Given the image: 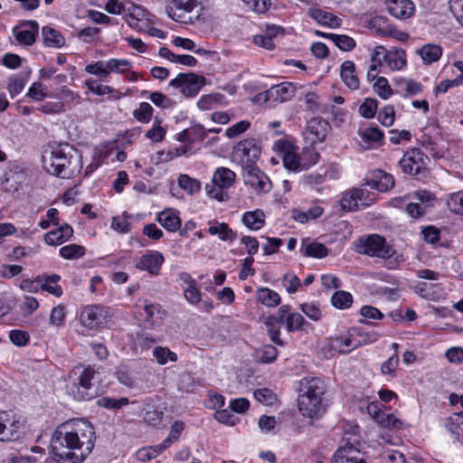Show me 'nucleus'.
<instances>
[{
	"label": "nucleus",
	"instance_id": "nucleus-10",
	"mask_svg": "<svg viewBox=\"0 0 463 463\" xmlns=\"http://www.w3.org/2000/svg\"><path fill=\"white\" fill-rule=\"evenodd\" d=\"M124 18L129 27L137 32H146L148 28L149 13L132 1L126 2Z\"/></svg>",
	"mask_w": 463,
	"mask_h": 463
},
{
	"label": "nucleus",
	"instance_id": "nucleus-8",
	"mask_svg": "<svg viewBox=\"0 0 463 463\" xmlns=\"http://www.w3.org/2000/svg\"><path fill=\"white\" fill-rule=\"evenodd\" d=\"M205 84V78L194 72L178 73L177 76L171 80L169 86L180 90V92L185 98L195 97Z\"/></svg>",
	"mask_w": 463,
	"mask_h": 463
},
{
	"label": "nucleus",
	"instance_id": "nucleus-30",
	"mask_svg": "<svg viewBox=\"0 0 463 463\" xmlns=\"http://www.w3.org/2000/svg\"><path fill=\"white\" fill-rule=\"evenodd\" d=\"M266 216L262 210L248 211L242 214L241 222L250 231H260L266 223Z\"/></svg>",
	"mask_w": 463,
	"mask_h": 463
},
{
	"label": "nucleus",
	"instance_id": "nucleus-4",
	"mask_svg": "<svg viewBox=\"0 0 463 463\" xmlns=\"http://www.w3.org/2000/svg\"><path fill=\"white\" fill-rule=\"evenodd\" d=\"M297 405H322L326 384L319 377H304L298 383Z\"/></svg>",
	"mask_w": 463,
	"mask_h": 463
},
{
	"label": "nucleus",
	"instance_id": "nucleus-5",
	"mask_svg": "<svg viewBox=\"0 0 463 463\" xmlns=\"http://www.w3.org/2000/svg\"><path fill=\"white\" fill-rule=\"evenodd\" d=\"M113 317L112 308L100 304L87 305L80 310V323L89 329H98L106 326Z\"/></svg>",
	"mask_w": 463,
	"mask_h": 463
},
{
	"label": "nucleus",
	"instance_id": "nucleus-61",
	"mask_svg": "<svg viewBox=\"0 0 463 463\" xmlns=\"http://www.w3.org/2000/svg\"><path fill=\"white\" fill-rule=\"evenodd\" d=\"M85 71L98 76L101 80H107L109 77L108 71V61L104 62L102 61H95L93 63L88 64L85 67Z\"/></svg>",
	"mask_w": 463,
	"mask_h": 463
},
{
	"label": "nucleus",
	"instance_id": "nucleus-46",
	"mask_svg": "<svg viewBox=\"0 0 463 463\" xmlns=\"http://www.w3.org/2000/svg\"><path fill=\"white\" fill-rule=\"evenodd\" d=\"M59 253L64 260H78L85 255L86 249L81 245L71 243L61 247Z\"/></svg>",
	"mask_w": 463,
	"mask_h": 463
},
{
	"label": "nucleus",
	"instance_id": "nucleus-6",
	"mask_svg": "<svg viewBox=\"0 0 463 463\" xmlns=\"http://www.w3.org/2000/svg\"><path fill=\"white\" fill-rule=\"evenodd\" d=\"M261 142L254 137H247L238 142L232 148V156L240 161L242 167L257 163L261 154Z\"/></svg>",
	"mask_w": 463,
	"mask_h": 463
},
{
	"label": "nucleus",
	"instance_id": "nucleus-52",
	"mask_svg": "<svg viewBox=\"0 0 463 463\" xmlns=\"http://www.w3.org/2000/svg\"><path fill=\"white\" fill-rule=\"evenodd\" d=\"M153 355L156 359V362L163 365L168 361L176 362L177 354L172 352L168 347L156 346L153 350Z\"/></svg>",
	"mask_w": 463,
	"mask_h": 463
},
{
	"label": "nucleus",
	"instance_id": "nucleus-38",
	"mask_svg": "<svg viewBox=\"0 0 463 463\" xmlns=\"http://www.w3.org/2000/svg\"><path fill=\"white\" fill-rule=\"evenodd\" d=\"M217 225H211L208 228V232L211 235H218L219 239L222 241H232L237 238V232L230 228L226 222H217Z\"/></svg>",
	"mask_w": 463,
	"mask_h": 463
},
{
	"label": "nucleus",
	"instance_id": "nucleus-37",
	"mask_svg": "<svg viewBox=\"0 0 463 463\" xmlns=\"http://www.w3.org/2000/svg\"><path fill=\"white\" fill-rule=\"evenodd\" d=\"M143 420L149 426L155 428H164L168 422V418L165 416L162 411H159L155 407H151V410H148L145 412Z\"/></svg>",
	"mask_w": 463,
	"mask_h": 463
},
{
	"label": "nucleus",
	"instance_id": "nucleus-12",
	"mask_svg": "<svg viewBox=\"0 0 463 463\" xmlns=\"http://www.w3.org/2000/svg\"><path fill=\"white\" fill-rule=\"evenodd\" d=\"M331 126L329 122L320 117H315L309 119L303 133L305 140L310 145L324 142Z\"/></svg>",
	"mask_w": 463,
	"mask_h": 463
},
{
	"label": "nucleus",
	"instance_id": "nucleus-7",
	"mask_svg": "<svg viewBox=\"0 0 463 463\" xmlns=\"http://www.w3.org/2000/svg\"><path fill=\"white\" fill-rule=\"evenodd\" d=\"M360 253L383 259L393 256L395 250L390 246L384 237L379 234L368 235L365 239H360L358 244Z\"/></svg>",
	"mask_w": 463,
	"mask_h": 463
},
{
	"label": "nucleus",
	"instance_id": "nucleus-19",
	"mask_svg": "<svg viewBox=\"0 0 463 463\" xmlns=\"http://www.w3.org/2000/svg\"><path fill=\"white\" fill-rule=\"evenodd\" d=\"M357 134L364 142V146L365 149L379 147L383 144V131L377 126L369 125L360 127L358 128Z\"/></svg>",
	"mask_w": 463,
	"mask_h": 463
},
{
	"label": "nucleus",
	"instance_id": "nucleus-56",
	"mask_svg": "<svg viewBox=\"0 0 463 463\" xmlns=\"http://www.w3.org/2000/svg\"><path fill=\"white\" fill-rule=\"evenodd\" d=\"M377 109V99L366 98L359 107V114L364 118H373L376 114Z\"/></svg>",
	"mask_w": 463,
	"mask_h": 463
},
{
	"label": "nucleus",
	"instance_id": "nucleus-28",
	"mask_svg": "<svg viewBox=\"0 0 463 463\" xmlns=\"http://www.w3.org/2000/svg\"><path fill=\"white\" fill-rule=\"evenodd\" d=\"M340 77L348 89L353 90L359 89L360 81L355 72L354 61H345L341 64Z\"/></svg>",
	"mask_w": 463,
	"mask_h": 463
},
{
	"label": "nucleus",
	"instance_id": "nucleus-55",
	"mask_svg": "<svg viewBox=\"0 0 463 463\" xmlns=\"http://www.w3.org/2000/svg\"><path fill=\"white\" fill-rule=\"evenodd\" d=\"M184 426L185 424L184 421L175 420L170 428V432L167 438L163 440V447L169 448L171 444L177 441L184 430Z\"/></svg>",
	"mask_w": 463,
	"mask_h": 463
},
{
	"label": "nucleus",
	"instance_id": "nucleus-23",
	"mask_svg": "<svg viewBox=\"0 0 463 463\" xmlns=\"http://www.w3.org/2000/svg\"><path fill=\"white\" fill-rule=\"evenodd\" d=\"M367 412L373 420L383 428L399 430L402 427V421L392 413H386L380 407H365Z\"/></svg>",
	"mask_w": 463,
	"mask_h": 463
},
{
	"label": "nucleus",
	"instance_id": "nucleus-34",
	"mask_svg": "<svg viewBox=\"0 0 463 463\" xmlns=\"http://www.w3.org/2000/svg\"><path fill=\"white\" fill-rule=\"evenodd\" d=\"M442 48L434 43L424 44L421 48L416 50V53L420 56L424 64L438 61L442 56Z\"/></svg>",
	"mask_w": 463,
	"mask_h": 463
},
{
	"label": "nucleus",
	"instance_id": "nucleus-3",
	"mask_svg": "<svg viewBox=\"0 0 463 463\" xmlns=\"http://www.w3.org/2000/svg\"><path fill=\"white\" fill-rule=\"evenodd\" d=\"M429 156L419 147L407 149L399 161V166L403 174L418 180L426 178L430 173L428 165Z\"/></svg>",
	"mask_w": 463,
	"mask_h": 463
},
{
	"label": "nucleus",
	"instance_id": "nucleus-31",
	"mask_svg": "<svg viewBox=\"0 0 463 463\" xmlns=\"http://www.w3.org/2000/svg\"><path fill=\"white\" fill-rule=\"evenodd\" d=\"M264 324L270 341L276 345L284 346L285 342L280 338V328L284 325L281 318L271 315L265 318Z\"/></svg>",
	"mask_w": 463,
	"mask_h": 463
},
{
	"label": "nucleus",
	"instance_id": "nucleus-11",
	"mask_svg": "<svg viewBox=\"0 0 463 463\" xmlns=\"http://www.w3.org/2000/svg\"><path fill=\"white\" fill-rule=\"evenodd\" d=\"M324 349L330 354L331 357L335 354H347L355 350L354 338H353L350 329L344 334L328 337Z\"/></svg>",
	"mask_w": 463,
	"mask_h": 463
},
{
	"label": "nucleus",
	"instance_id": "nucleus-45",
	"mask_svg": "<svg viewBox=\"0 0 463 463\" xmlns=\"http://www.w3.org/2000/svg\"><path fill=\"white\" fill-rule=\"evenodd\" d=\"M446 427L448 430L456 435L457 439L463 437V411L453 413L447 419Z\"/></svg>",
	"mask_w": 463,
	"mask_h": 463
},
{
	"label": "nucleus",
	"instance_id": "nucleus-9",
	"mask_svg": "<svg viewBox=\"0 0 463 463\" xmlns=\"http://www.w3.org/2000/svg\"><path fill=\"white\" fill-rule=\"evenodd\" d=\"M95 374V370L90 365L82 370L78 377V383L71 387V392L74 400L89 402L96 397V388L92 384Z\"/></svg>",
	"mask_w": 463,
	"mask_h": 463
},
{
	"label": "nucleus",
	"instance_id": "nucleus-20",
	"mask_svg": "<svg viewBox=\"0 0 463 463\" xmlns=\"http://www.w3.org/2000/svg\"><path fill=\"white\" fill-rule=\"evenodd\" d=\"M296 88L293 83L284 81L279 84L273 85L265 92L266 101H274L282 103L289 100L295 96Z\"/></svg>",
	"mask_w": 463,
	"mask_h": 463
},
{
	"label": "nucleus",
	"instance_id": "nucleus-33",
	"mask_svg": "<svg viewBox=\"0 0 463 463\" xmlns=\"http://www.w3.org/2000/svg\"><path fill=\"white\" fill-rule=\"evenodd\" d=\"M43 44L46 47L61 48L65 45L66 40L61 33L51 26L42 28Z\"/></svg>",
	"mask_w": 463,
	"mask_h": 463
},
{
	"label": "nucleus",
	"instance_id": "nucleus-18",
	"mask_svg": "<svg viewBox=\"0 0 463 463\" xmlns=\"http://www.w3.org/2000/svg\"><path fill=\"white\" fill-rule=\"evenodd\" d=\"M20 420L13 411H3L0 412V440L11 441L18 438Z\"/></svg>",
	"mask_w": 463,
	"mask_h": 463
},
{
	"label": "nucleus",
	"instance_id": "nucleus-49",
	"mask_svg": "<svg viewBox=\"0 0 463 463\" xmlns=\"http://www.w3.org/2000/svg\"><path fill=\"white\" fill-rule=\"evenodd\" d=\"M166 449L163 447V442L156 446L141 448L136 453L137 458L140 461H147L156 458Z\"/></svg>",
	"mask_w": 463,
	"mask_h": 463
},
{
	"label": "nucleus",
	"instance_id": "nucleus-17",
	"mask_svg": "<svg viewBox=\"0 0 463 463\" xmlns=\"http://www.w3.org/2000/svg\"><path fill=\"white\" fill-rule=\"evenodd\" d=\"M16 41L23 45L31 46L39 33V24L34 20L21 21L17 26L13 29Z\"/></svg>",
	"mask_w": 463,
	"mask_h": 463
},
{
	"label": "nucleus",
	"instance_id": "nucleus-27",
	"mask_svg": "<svg viewBox=\"0 0 463 463\" xmlns=\"http://www.w3.org/2000/svg\"><path fill=\"white\" fill-rule=\"evenodd\" d=\"M299 251L303 257L322 259L328 255L327 247L317 241H311L308 238H305L301 241Z\"/></svg>",
	"mask_w": 463,
	"mask_h": 463
},
{
	"label": "nucleus",
	"instance_id": "nucleus-1",
	"mask_svg": "<svg viewBox=\"0 0 463 463\" xmlns=\"http://www.w3.org/2000/svg\"><path fill=\"white\" fill-rule=\"evenodd\" d=\"M96 441L93 426L85 419L61 424L51 440L52 458L57 463H81Z\"/></svg>",
	"mask_w": 463,
	"mask_h": 463
},
{
	"label": "nucleus",
	"instance_id": "nucleus-42",
	"mask_svg": "<svg viewBox=\"0 0 463 463\" xmlns=\"http://www.w3.org/2000/svg\"><path fill=\"white\" fill-rule=\"evenodd\" d=\"M60 280L61 276L58 274L45 275L43 277V283L40 285V288L41 290L47 291L59 298L63 293L61 287L57 284Z\"/></svg>",
	"mask_w": 463,
	"mask_h": 463
},
{
	"label": "nucleus",
	"instance_id": "nucleus-44",
	"mask_svg": "<svg viewBox=\"0 0 463 463\" xmlns=\"http://www.w3.org/2000/svg\"><path fill=\"white\" fill-rule=\"evenodd\" d=\"M279 351L273 345H264L256 351V361L260 364H271L278 358Z\"/></svg>",
	"mask_w": 463,
	"mask_h": 463
},
{
	"label": "nucleus",
	"instance_id": "nucleus-43",
	"mask_svg": "<svg viewBox=\"0 0 463 463\" xmlns=\"http://www.w3.org/2000/svg\"><path fill=\"white\" fill-rule=\"evenodd\" d=\"M360 314L363 318L359 319L358 323L364 326H376V323L371 322L368 319L382 320L384 317L380 309L369 305L363 306L360 309Z\"/></svg>",
	"mask_w": 463,
	"mask_h": 463
},
{
	"label": "nucleus",
	"instance_id": "nucleus-58",
	"mask_svg": "<svg viewBox=\"0 0 463 463\" xmlns=\"http://www.w3.org/2000/svg\"><path fill=\"white\" fill-rule=\"evenodd\" d=\"M283 165L287 169L295 172L305 169L302 165V160H300V154L298 155L293 152H286L283 156Z\"/></svg>",
	"mask_w": 463,
	"mask_h": 463
},
{
	"label": "nucleus",
	"instance_id": "nucleus-16",
	"mask_svg": "<svg viewBox=\"0 0 463 463\" xmlns=\"http://www.w3.org/2000/svg\"><path fill=\"white\" fill-rule=\"evenodd\" d=\"M326 413V407H296L290 411V423L301 426L311 425L315 420L320 419Z\"/></svg>",
	"mask_w": 463,
	"mask_h": 463
},
{
	"label": "nucleus",
	"instance_id": "nucleus-41",
	"mask_svg": "<svg viewBox=\"0 0 463 463\" xmlns=\"http://www.w3.org/2000/svg\"><path fill=\"white\" fill-rule=\"evenodd\" d=\"M257 299L264 306L275 307L280 304V296L269 288H260L257 290Z\"/></svg>",
	"mask_w": 463,
	"mask_h": 463
},
{
	"label": "nucleus",
	"instance_id": "nucleus-26",
	"mask_svg": "<svg viewBox=\"0 0 463 463\" xmlns=\"http://www.w3.org/2000/svg\"><path fill=\"white\" fill-rule=\"evenodd\" d=\"M349 329L353 338H354L356 349L363 345L373 344L381 337V334L374 330H369L364 326H353Z\"/></svg>",
	"mask_w": 463,
	"mask_h": 463
},
{
	"label": "nucleus",
	"instance_id": "nucleus-15",
	"mask_svg": "<svg viewBox=\"0 0 463 463\" xmlns=\"http://www.w3.org/2000/svg\"><path fill=\"white\" fill-rule=\"evenodd\" d=\"M165 262V257L158 250H147L136 262L137 269L146 271L151 276H158Z\"/></svg>",
	"mask_w": 463,
	"mask_h": 463
},
{
	"label": "nucleus",
	"instance_id": "nucleus-60",
	"mask_svg": "<svg viewBox=\"0 0 463 463\" xmlns=\"http://www.w3.org/2000/svg\"><path fill=\"white\" fill-rule=\"evenodd\" d=\"M132 67V63L125 59H110L108 61V71L109 75L111 72H116L118 74H123L127 71L130 70Z\"/></svg>",
	"mask_w": 463,
	"mask_h": 463
},
{
	"label": "nucleus",
	"instance_id": "nucleus-47",
	"mask_svg": "<svg viewBox=\"0 0 463 463\" xmlns=\"http://www.w3.org/2000/svg\"><path fill=\"white\" fill-rule=\"evenodd\" d=\"M144 311L146 321L150 325H155L157 320H161L163 318L164 311H162L159 304L149 303L147 300H145Z\"/></svg>",
	"mask_w": 463,
	"mask_h": 463
},
{
	"label": "nucleus",
	"instance_id": "nucleus-53",
	"mask_svg": "<svg viewBox=\"0 0 463 463\" xmlns=\"http://www.w3.org/2000/svg\"><path fill=\"white\" fill-rule=\"evenodd\" d=\"M330 41H332L337 48L344 52H351L356 46L354 39L345 34L330 35Z\"/></svg>",
	"mask_w": 463,
	"mask_h": 463
},
{
	"label": "nucleus",
	"instance_id": "nucleus-36",
	"mask_svg": "<svg viewBox=\"0 0 463 463\" xmlns=\"http://www.w3.org/2000/svg\"><path fill=\"white\" fill-rule=\"evenodd\" d=\"M414 199L419 201L420 203H423L425 209L429 206H432V203L436 200L435 195L427 190H420L416 191L411 194L404 195L403 197H396L393 199V203L395 206H399V203L408 200V199Z\"/></svg>",
	"mask_w": 463,
	"mask_h": 463
},
{
	"label": "nucleus",
	"instance_id": "nucleus-64",
	"mask_svg": "<svg viewBox=\"0 0 463 463\" xmlns=\"http://www.w3.org/2000/svg\"><path fill=\"white\" fill-rule=\"evenodd\" d=\"M447 204L452 213L463 215V190L451 194Z\"/></svg>",
	"mask_w": 463,
	"mask_h": 463
},
{
	"label": "nucleus",
	"instance_id": "nucleus-14",
	"mask_svg": "<svg viewBox=\"0 0 463 463\" xmlns=\"http://www.w3.org/2000/svg\"><path fill=\"white\" fill-rule=\"evenodd\" d=\"M201 5L202 0H167L165 10L171 19L184 23V14Z\"/></svg>",
	"mask_w": 463,
	"mask_h": 463
},
{
	"label": "nucleus",
	"instance_id": "nucleus-24",
	"mask_svg": "<svg viewBox=\"0 0 463 463\" xmlns=\"http://www.w3.org/2000/svg\"><path fill=\"white\" fill-rule=\"evenodd\" d=\"M387 10L392 16L405 20L414 14L415 5L411 0H390Z\"/></svg>",
	"mask_w": 463,
	"mask_h": 463
},
{
	"label": "nucleus",
	"instance_id": "nucleus-21",
	"mask_svg": "<svg viewBox=\"0 0 463 463\" xmlns=\"http://www.w3.org/2000/svg\"><path fill=\"white\" fill-rule=\"evenodd\" d=\"M365 185L379 192H387L394 186V178L381 169L374 170L371 177L365 179Z\"/></svg>",
	"mask_w": 463,
	"mask_h": 463
},
{
	"label": "nucleus",
	"instance_id": "nucleus-48",
	"mask_svg": "<svg viewBox=\"0 0 463 463\" xmlns=\"http://www.w3.org/2000/svg\"><path fill=\"white\" fill-rule=\"evenodd\" d=\"M353 296L345 290L335 291L331 298V304L338 309H346L352 306Z\"/></svg>",
	"mask_w": 463,
	"mask_h": 463
},
{
	"label": "nucleus",
	"instance_id": "nucleus-35",
	"mask_svg": "<svg viewBox=\"0 0 463 463\" xmlns=\"http://www.w3.org/2000/svg\"><path fill=\"white\" fill-rule=\"evenodd\" d=\"M236 175L227 167H218L213 176V183L223 190L230 188L234 181Z\"/></svg>",
	"mask_w": 463,
	"mask_h": 463
},
{
	"label": "nucleus",
	"instance_id": "nucleus-40",
	"mask_svg": "<svg viewBox=\"0 0 463 463\" xmlns=\"http://www.w3.org/2000/svg\"><path fill=\"white\" fill-rule=\"evenodd\" d=\"M284 324L288 333L307 330V328L310 326V324L301 314L295 312L287 316Z\"/></svg>",
	"mask_w": 463,
	"mask_h": 463
},
{
	"label": "nucleus",
	"instance_id": "nucleus-22",
	"mask_svg": "<svg viewBox=\"0 0 463 463\" xmlns=\"http://www.w3.org/2000/svg\"><path fill=\"white\" fill-rule=\"evenodd\" d=\"M332 463H365L364 454L351 443L338 449Z\"/></svg>",
	"mask_w": 463,
	"mask_h": 463
},
{
	"label": "nucleus",
	"instance_id": "nucleus-51",
	"mask_svg": "<svg viewBox=\"0 0 463 463\" xmlns=\"http://www.w3.org/2000/svg\"><path fill=\"white\" fill-rule=\"evenodd\" d=\"M153 107L146 101L139 103V107L133 111V117L138 122L148 123L153 116Z\"/></svg>",
	"mask_w": 463,
	"mask_h": 463
},
{
	"label": "nucleus",
	"instance_id": "nucleus-59",
	"mask_svg": "<svg viewBox=\"0 0 463 463\" xmlns=\"http://www.w3.org/2000/svg\"><path fill=\"white\" fill-rule=\"evenodd\" d=\"M374 92L383 99H389L393 93L388 80L384 77H378L373 84Z\"/></svg>",
	"mask_w": 463,
	"mask_h": 463
},
{
	"label": "nucleus",
	"instance_id": "nucleus-39",
	"mask_svg": "<svg viewBox=\"0 0 463 463\" xmlns=\"http://www.w3.org/2000/svg\"><path fill=\"white\" fill-rule=\"evenodd\" d=\"M310 16L317 23L330 27H337L341 23V20L337 16L319 8L311 9Z\"/></svg>",
	"mask_w": 463,
	"mask_h": 463
},
{
	"label": "nucleus",
	"instance_id": "nucleus-25",
	"mask_svg": "<svg viewBox=\"0 0 463 463\" xmlns=\"http://www.w3.org/2000/svg\"><path fill=\"white\" fill-rule=\"evenodd\" d=\"M156 221L169 232H177L182 225L179 212L172 208H167L158 213Z\"/></svg>",
	"mask_w": 463,
	"mask_h": 463
},
{
	"label": "nucleus",
	"instance_id": "nucleus-62",
	"mask_svg": "<svg viewBox=\"0 0 463 463\" xmlns=\"http://www.w3.org/2000/svg\"><path fill=\"white\" fill-rule=\"evenodd\" d=\"M9 339L14 345L22 347L29 344L31 336L26 331L13 329L9 332Z\"/></svg>",
	"mask_w": 463,
	"mask_h": 463
},
{
	"label": "nucleus",
	"instance_id": "nucleus-13",
	"mask_svg": "<svg viewBox=\"0 0 463 463\" xmlns=\"http://www.w3.org/2000/svg\"><path fill=\"white\" fill-rule=\"evenodd\" d=\"M243 178L245 184L252 187L258 194L268 193L271 188L269 177L256 164L243 166Z\"/></svg>",
	"mask_w": 463,
	"mask_h": 463
},
{
	"label": "nucleus",
	"instance_id": "nucleus-57",
	"mask_svg": "<svg viewBox=\"0 0 463 463\" xmlns=\"http://www.w3.org/2000/svg\"><path fill=\"white\" fill-rule=\"evenodd\" d=\"M179 186L189 194H195L201 190V183L187 175H180L178 177Z\"/></svg>",
	"mask_w": 463,
	"mask_h": 463
},
{
	"label": "nucleus",
	"instance_id": "nucleus-63",
	"mask_svg": "<svg viewBox=\"0 0 463 463\" xmlns=\"http://www.w3.org/2000/svg\"><path fill=\"white\" fill-rule=\"evenodd\" d=\"M148 99L153 104L161 109H170L175 105V101L159 91L150 92Z\"/></svg>",
	"mask_w": 463,
	"mask_h": 463
},
{
	"label": "nucleus",
	"instance_id": "nucleus-32",
	"mask_svg": "<svg viewBox=\"0 0 463 463\" xmlns=\"http://www.w3.org/2000/svg\"><path fill=\"white\" fill-rule=\"evenodd\" d=\"M383 61L392 70H402L407 63L405 51L401 48H392L389 51L385 49Z\"/></svg>",
	"mask_w": 463,
	"mask_h": 463
},
{
	"label": "nucleus",
	"instance_id": "nucleus-50",
	"mask_svg": "<svg viewBox=\"0 0 463 463\" xmlns=\"http://www.w3.org/2000/svg\"><path fill=\"white\" fill-rule=\"evenodd\" d=\"M319 157L320 156L314 147V145L310 144L309 146H305L300 154V160H302V165L306 169L316 165Z\"/></svg>",
	"mask_w": 463,
	"mask_h": 463
},
{
	"label": "nucleus",
	"instance_id": "nucleus-2",
	"mask_svg": "<svg viewBox=\"0 0 463 463\" xmlns=\"http://www.w3.org/2000/svg\"><path fill=\"white\" fill-rule=\"evenodd\" d=\"M43 168L61 178H70L82 168L81 152L68 142H51L42 156Z\"/></svg>",
	"mask_w": 463,
	"mask_h": 463
},
{
	"label": "nucleus",
	"instance_id": "nucleus-54",
	"mask_svg": "<svg viewBox=\"0 0 463 463\" xmlns=\"http://www.w3.org/2000/svg\"><path fill=\"white\" fill-rule=\"evenodd\" d=\"M66 307L62 304L52 307L49 318V324L53 326L61 327L65 324Z\"/></svg>",
	"mask_w": 463,
	"mask_h": 463
},
{
	"label": "nucleus",
	"instance_id": "nucleus-29",
	"mask_svg": "<svg viewBox=\"0 0 463 463\" xmlns=\"http://www.w3.org/2000/svg\"><path fill=\"white\" fill-rule=\"evenodd\" d=\"M248 408L249 407H227L225 409L216 411L214 412V418L220 423L234 426L239 421V418L236 416V413H245Z\"/></svg>",
	"mask_w": 463,
	"mask_h": 463
}]
</instances>
